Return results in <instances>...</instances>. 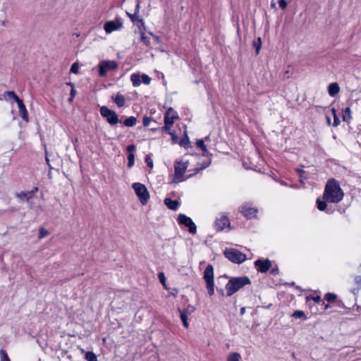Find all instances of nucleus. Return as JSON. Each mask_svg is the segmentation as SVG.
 Masks as SVG:
<instances>
[{"label": "nucleus", "instance_id": "f257e3e1", "mask_svg": "<svg viewBox=\"0 0 361 361\" xmlns=\"http://www.w3.org/2000/svg\"><path fill=\"white\" fill-rule=\"evenodd\" d=\"M344 197V192L339 182L335 178L329 179L325 185L322 198L329 203H339Z\"/></svg>", "mask_w": 361, "mask_h": 361}, {"label": "nucleus", "instance_id": "f03ea898", "mask_svg": "<svg viewBox=\"0 0 361 361\" xmlns=\"http://www.w3.org/2000/svg\"><path fill=\"white\" fill-rule=\"evenodd\" d=\"M209 164H210L209 161H207V162L203 164L202 165V166H200V168H196L195 169L194 173L190 174L187 177H185L184 174L185 173L187 168L188 167V164H189L188 161H176L175 165H174L175 172H174V175H173V182L176 183L183 182V181L185 180L186 179L192 177L193 175H195L200 171L207 167Z\"/></svg>", "mask_w": 361, "mask_h": 361}, {"label": "nucleus", "instance_id": "7ed1b4c3", "mask_svg": "<svg viewBox=\"0 0 361 361\" xmlns=\"http://www.w3.org/2000/svg\"><path fill=\"white\" fill-rule=\"evenodd\" d=\"M251 281L247 276L231 277L227 282V295H232L246 285H250Z\"/></svg>", "mask_w": 361, "mask_h": 361}, {"label": "nucleus", "instance_id": "20e7f679", "mask_svg": "<svg viewBox=\"0 0 361 361\" xmlns=\"http://www.w3.org/2000/svg\"><path fill=\"white\" fill-rule=\"evenodd\" d=\"M132 188L134 189L141 204L142 205L146 204L149 199V193L146 186L140 183H134L132 185Z\"/></svg>", "mask_w": 361, "mask_h": 361}, {"label": "nucleus", "instance_id": "39448f33", "mask_svg": "<svg viewBox=\"0 0 361 361\" xmlns=\"http://www.w3.org/2000/svg\"><path fill=\"white\" fill-rule=\"evenodd\" d=\"M203 278L207 283V288L208 293L210 296L214 293V269L210 264L207 265L204 271Z\"/></svg>", "mask_w": 361, "mask_h": 361}, {"label": "nucleus", "instance_id": "423d86ee", "mask_svg": "<svg viewBox=\"0 0 361 361\" xmlns=\"http://www.w3.org/2000/svg\"><path fill=\"white\" fill-rule=\"evenodd\" d=\"M100 114L103 118H106L108 123L111 126H114L121 122L117 114L106 106H103L100 108Z\"/></svg>", "mask_w": 361, "mask_h": 361}, {"label": "nucleus", "instance_id": "0eeeda50", "mask_svg": "<svg viewBox=\"0 0 361 361\" xmlns=\"http://www.w3.org/2000/svg\"><path fill=\"white\" fill-rule=\"evenodd\" d=\"M227 259L233 263L241 264L246 259V255L234 248H227Z\"/></svg>", "mask_w": 361, "mask_h": 361}, {"label": "nucleus", "instance_id": "6e6552de", "mask_svg": "<svg viewBox=\"0 0 361 361\" xmlns=\"http://www.w3.org/2000/svg\"><path fill=\"white\" fill-rule=\"evenodd\" d=\"M118 68V63L116 61H102L98 65L99 75L101 77L106 76L109 71H114Z\"/></svg>", "mask_w": 361, "mask_h": 361}, {"label": "nucleus", "instance_id": "1a4fd4ad", "mask_svg": "<svg viewBox=\"0 0 361 361\" xmlns=\"http://www.w3.org/2000/svg\"><path fill=\"white\" fill-rule=\"evenodd\" d=\"M179 225L188 228V231L192 234L197 232V226L190 217L187 216L184 214H179L177 218Z\"/></svg>", "mask_w": 361, "mask_h": 361}, {"label": "nucleus", "instance_id": "9d476101", "mask_svg": "<svg viewBox=\"0 0 361 361\" xmlns=\"http://www.w3.org/2000/svg\"><path fill=\"white\" fill-rule=\"evenodd\" d=\"M123 27V23L119 18L107 21L104 23V29L107 34H110L114 31L119 30Z\"/></svg>", "mask_w": 361, "mask_h": 361}, {"label": "nucleus", "instance_id": "9b49d317", "mask_svg": "<svg viewBox=\"0 0 361 361\" xmlns=\"http://www.w3.org/2000/svg\"><path fill=\"white\" fill-rule=\"evenodd\" d=\"M241 213L247 219L256 218L257 214V209L252 207L249 204H245L241 207Z\"/></svg>", "mask_w": 361, "mask_h": 361}, {"label": "nucleus", "instance_id": "f8f14e48", "mask_svg": "<svg viewBox=\"0 0 361 361\" xmlns=\"http://www.w3.org/2000/svg\"><path fill=\"white\" fill-rule=\"evenodd\" d=\"M254 264L257 267V271L261 273H267L271 267V262L269 259L264 260L258 259L255 261Z\"/></svg>", "mask_w": 361, "mask_h": 361}, {"label": "nucleus", "instance_id": "ddd939ff", "mask_svg": "<svg viewBox=\"0 0 361 361\" xmlns=\"http://www.w3.org/2000/svg\"><path fill=\"white\" fill-rule=\"evenodd\" d=\"M178 118V113L173 108L170 107L164 115V123H166V124H173Z\"/></svg>", "mask_w": 361, "mask_h": 361}, {"label": "nucleus", "instance_id": "4468645a", "mask_svg": "<svg viewBox=\"0 0 361 361\" xmlns=\"http://www.w3.org/2000/svg\"><path fill=\"white\" fill-rule=\"evenodd\" d=\"M226 226V214L221 213L214 223V227L218 232L221 231Z\"/></svg>", "mask_w": 361, "mask_h": 361}, {"label": "nucleus", "instance_id": "2eb2a0df", "mask_svg": "<svg viewBox=\"0 0 361 361\" xmlns=\"http://www.w3.org/2000/svg\"><path fill=\"white\" fill-rule=\"evenodd\" d=\"M128 16L130 18V20L134 25H136L139 29L140 30L141 27L145 26V22L143 19L140 18L139 13H130L127 12Z\"/></svg>", "mask_w": 361, "mask_h": 361}, {"label": "nucleus", "instance_id": "dca6fc26", "mask_svg": "<svg viewBox=\"0 0 361 361\" xmlns=\"http://www.w3.org/2000/svg\"><path fill=\"white\" fill-rule=\"evenodd\" d=\"M16 103L18 106L19 114H20V117L22 118V119L23 121L27 122L29 121L28 113H27V111L26 109V107H25L23 100L20 99V100L17 101Z\"/></svg>", "mask_w": 361, "mask_h": 361}, {"label": "nucleus", "instance_id": "f3484780", "mask_svg": "<svg viewBox=\"0 0 361 361\" xmlns=\"http://www.w3.org/2000/svg\"><path fill=\"white\" fill-rule=\"evenodd\" d=\"M14 100L16 102L20 100V99L18 97V95L13 91H6L4 92L1 95H0V100Z\"/></svg>", "mask_w": 361, "mask_h": 361}, {"label": "nucleus", "instance_id": "a211bd4d", "mask_svg": "<svg viewBox=\"0 0 361 361\" xmlns=\"http://www.w3.org/2000/svg\"><path fill=\"white\" fill-rule=\"evenodd\" d=\"M164 204L169 209L173 211L177 210L179 207L178 201L176 200H172L169 197H167L164 200Z\"/></svg>", "mask_w": 361, "mask_h": 361}, {"label": "nucleus", "instance_id": "6ab92c4d", "mask_svg": "<svg viewBox=\"0 0 361 361\" xmlns=\"http://www.w3.org/2000/svg\"><path fill=\"white\" fill-rule=\"evenodd\" d=\"M340 91L339 85L337 82H332L328 87V92L331 97H334L338 94Z\"/></svg>", "mask_w": 361, "mask_h": 361}, {"label": "nucleus", "instance_id": "aec40b11", "mask_svg": "<svg viewBox=\"0 0 361 361\" xmlns=\"http://www.w3.org/2000/svg\"><path fill=\"white\" fill-rule=\"evenodd\" d=\"M342 119L346 123H350L353 119L350 106H347L342 110Z\"/></svg>", "mask_w": 361, "mask_h": 361}, {"label": "nucleus", "instance_id": "412c9836", "mask_svg": "<svg viewBox=\"0 0 361 361\" xmlns=\"http://www.w3.org/2000/svg\"><path fill=\"white\" fill-rule=\"evenodd\" d=\"M112 99L118 107H123L126 104L125 97L119 92L115 97H113Z\"/></svg>", "mask_w": 361, "mask_h": 361}, {"label": "nucleus", "instance_id": "4be33fe9", "mask_svg": "<svg viewBox=\"0 0 361 361\" xmlns=\"http://www.w3.org/2000/svg\"><path fill=\"white\" fill-rule=\"evenodd\" d=\"M137 123V118L135 116H130L123 121L124 126L127 127H133Z\"/></svg>", "mask_w": 361, "mask_h": 361}, {"label": "nucleus", "instance_id": "5701e85b", "mask_svg": "<svg viewBox=\"0 0 361 361\" xmlns=\"http://www.w3.org/2000/svg\"><path fill=\"white\" fill-rule=\"evenodd\" d=\"M326 202L324 200H322L320 198H317L316 201L317 209L321 212L326 211L327 207Z\"/></svg>", "mask_w": 361, "mask_h": 361}, {"label": "nucleus", "instance_id": "b1692460", "mask_svg": "<svg viewBox=\"0 0 361 361\" xmlns=\"http://www.w3.org/2000/svg\"><path fill=\"white\" fill-rule=\"evenodd\" d=\"M30 194H28V191H22L20 192L16 193V197H18L21 200H26L27 203H30L31 197H29Z\"/></svg>", "mask_w": 361, "mask_h": 361}, {"label": "nucleus", "instance_id": "393cba45", "mask_svg": "<svg viewBox=\"0 0 361 361\" xmlns=\"http://www.w3.org/2000/svg\"><path fill=\"white\" fill-rule=\"evenodd\" d=\"M130 80L134 87H138L141 84L140 76L138 74H132L130 75Z\"/></svg>", "mask_w": 361, "mask_h": 361}, {"label": "nucleus", "instance_id": "a878e982", "mask_svg": "<svg viewBox=\"0 0 361 361\" xmlns=\"http://www.w3.org/2000/svg\"><path fill=\"white\" fill-rule=\"evenodd\" d=\"M196 145L197 147L202 151L204 155L207 154L208 151L207 149V146L204 144V140L203 139L198 140L196 142Z\"/></svg>", "mask_w": 361, "mask_h": 361}, {"label": "nucleus", "instance_id": "bb28decb", "mask_svg": "<svg viewBox=\"0 0 361 361\" xmlns=\"http://www.w3.org/2000/svg\"><path fill=\"white\" fill-rule=\"evenodd\" d=\"M140 41L147 47L151 44L149 37L145 35L144 32L140 29Z\"/></svg>", "mask_w": 361, "mask_h": 361}, {"label": "nucleus", "instance_id": "cd10ccee", "mask_svg": "<svg viewBox=\"0 0 361 361\" xmlns=\"http://www.w3.org/2000/svg\"><path fill=\"white\" fill-rule=\"evenodd\" d=\"M311 300L314 301L317 304H321L322 305H324V300H322L321 297L319 296V295H316V296L307 295L306 297V300L307 301H309V300Z\"/></svg>", "mask_w": 361, "mask_h": 361}, {"label": "nucleus", "instance_id": "c85d7f7f", "mask_svg": "<svg viewBox=\"0 0 361 361\" xmlns=\"http://www.w3.org/2000/svg\"><path fill=\"white\" fill-rule=\"evenodd\" d=\"M179 144L180 146L184 147L185 148L189 147L190 142L187 133H185Z\"/></svg>", "mask_w": 361, "mask_h": 361}, {"label": "nucleus", "instance_id": "c756f323", "mask_svg": "<svg viewBox=\"0 0 361 361\" xmlns=\"http://www.w3.org/2000/svg\"><path fill=\"white\" fill-rule=\"evenodd\" d=\"M241 355L238 353H232L227 357V361H240Z\"/></svg>", "mask_w": 361, "mask_h": 361}, {"label": "nucleus", "instance_id": "7c9ffc66", "mask_svg": "<svg viewBox=\"0 0 361 361\" xmlns=\"http://www.w3.org/2000/svg\"><path fill=\"white\" fill-rule=\"evenodd\" d=\"M179 312H180V319L183 323V325L185 327L188 328V314H187V312L184 310H179Z\"/></svg>", "mask_w": 361, "mask_h": 361}, {"label": "nucleus", "instance_id": "2f4dec72", "mask_svg": "<svg viewBox=\"0 0 361 361\" xmlns=\"http://www.w3.org/2000/svg\"><path fill=\"white\" fill-rule=\"evenodd\" d=\"M247 164V161L243 164L244 166L247 169H252L255 170L256 171H259V172L262 171V159H260V162H257V164L256 165H254V166H248Z\"/></svg>", "mask_w": 361, "mask_h": 361}, {"label": "nucleus", "instance_id": "473e14b6", "mask_svg": "<svg viewBox=\"0 0 361 361\" xmlns=\"http://www.w3.org/2000/svg\"><path fill=\"white\" fill-rule=\"evenodd\" d=\"M337 298V295L332 293H327L324 295V300L328 302L331 303L334 302Z\"/></svg>", "mask_w": 361, "mask_h": 361}, {"label": "nucleus", "instance_id": "72a5a7b5", "mask_svg": "<svg viewBox=\"0 0 361 361\" xmlns=\"http://www.w3.org/2000/svg\"><path fill=\"white\" fill-rule=\"evenodd\" d=\"M292 317H293L295 318H301L303 320H306L307 319V317H306L305 312L303 311H302V310H295V311H294V312L292 314Z\"/></svg>", "mask_w": 361, "mask_h": 361}, {"label": "nucleus", "instance_id": "f704fd0d", "mask_svg": "<svg viewBox=\"0 0 361 361\" xmlns=\"http://www.w3.org/2000/svg\"><path fill=\"white\" fill-rule=\"evenodd\" d=\"M253 47L256 49V54H258L262 47V39L260 37H258L256 40H254Z\"/></svg>", "mask_w": 361, "mask_h": 361}, {"label": "nucleus", "instance_id": "c9c22d12", "mask_svg": "<svg viewBox=\"0 0 361 361\" xmlns=\"http://www.w3.org/2000/svg\"><path fill=\"white\" fill-rule=\"evenodd\" d=\"M85 359L87 361H97V357L96 355L92 351H88L86 353Z\"/></svg>", "mask_w": 361, "mask_h": 361}, {"label": "nucleus", "instance_id": "e433bc0d", "mask_svg": "<svg viewBox=\"0 0 361 361\" xmlns=\"http://www.w3.org/2000/svg\"><path fill=\"white\" fill-rule=\"evenodd\" d=\"M135 164V155L133 153L128 155V167L131 168Z\"/></svg>", "mask_w": 361, "mask_h": 361}, {"label": "nucleus", "instance_id": "4c0bfd02", "mask_svg": "<svg viewBox=\"0 0 361 361\" xmlns=\"http://www.w3.org/2000/svg\"><path fill=\"white\" fill-rule=\"evenodd\" d=\"M158 279L160 281V283L162 284L164 288H167L166 284V277L163 272H160L158 274Z\"/></svg>", "mask_w": 361, "mask_h": 361}, {"label": "nucleus", "instance_id": "58836bf2", "mask_svg": "<svg viewBox=\"0 0 361 361\" xmlns=\"http://www.w3.org/2000/svg\"><path fill=\"white\" fill-rule=\"evenodd\" d=\"M0 358L1 361H10L6 351L4 349L0 350Z\"/></svg>", "mask_w": 361, "mask_h": 361}, {"label": "nucleus", "instance_id": "ea45409f", "mask_svg": "<svg viewBox=\"0 0 361 361\" xmlns=\"http://www.w3.org/2000/svg\"><path fill=\"white\" fill-rule=\"evenodd\" d=\"M140 78H142L141 82L148 85L151 82V78L146 74H142Z\"/></svg>", "mask_w": 361, "mask_h": 361}, {"label": "nucleus", "instance_id": "a19ab883", "mask_svg": "<svg viewBox=\"0 0 361 361\" xmlns=\"http://www.w3.org/2000/svg\"><path fill=\"white\" fill-rule=\"evenodd\" d=\"M49 235V231L44 228L39 229V238L42 239Z\"/></svg>", "mask_w": 361, "mask_h": 361}, {"label": "nucleus", "instance_id": "79ce46f5", "mask_svg": "<svg viewBox=\"0 0 361 361\" xmlns=\"http://www.w3.org/2000/svg\"><path fill=\"white\" fill-rule=\"evenodd\" d=\"M173 126V124H166V123H164V126H163L162 129L163 130L168 132V133L171 135H173V133L171 132V127Z\"/></svg>", "mask_w": 361, "mask_h": 361}, {"label": "nucleus", "instance_id": "37998d69", "mask_svg": "<svg viewBox=\"0 0 361 361\" xmlns=\"http://www.w3.org/2000/svg\"><path fill=\"white\" fill-rule=\"evenodd\" d=\"M78 69H79L78 64L77 63H74L72 64L70 71L72 73H78Z\"/></svg>", "mask_w": 361, "mask_h": 361}, {"label": "nucleus", "instance_id": "c03bdc74", "mask_svg": "<svg viewBox=\"0 0 361 361\" xmlns=\"http://www.w3.org/2000/svg\"><path fill=\"white\" fill-rule=\"evenodd\" d=\"M152 118L150 117L145 116L143 118V126L147 127L149 126Z\"/></svg>", "mask_w": 361, "mask_h": 361}, {"label": "nucleus", "instance_id": "a18cd8bd", "mask_svg": "<svg viewBox=\"0 0 361 361\" xmlns=\"http://www.w3.org/2000/svg\"><path fill=\"white\" fill-rule=\"evenodd\" d=\"M279 6L281 9L285 10L287 8V3L285 0H279Z\"/></svg>", "mask_w": 361, "mask_h": 361}, {"label": "nucleus", "instance_id": "49530a36", "mask_svg": "<svg viewBox=\"0 0 361 361\" xmlns=\"http://www.w3.org/2000/svg\"><path fill=\"white\" fill-rule=\"evenodd\" d=\"M341 123V121L339 119V118L338 117L337 115H335V116H334V123H333V126L334 127H336L338 126Z\"/></svg>", "mask_w": 361, "mask_h": 361}, {"label": "nucleus", "instance_id": "de8ad7c7", "mask_svg": "<svg viewBox=\"0 0 361 361\" xmlns=\"http://www.w3.org/2000/svg\"><path fill=\"white\" fill-rule=\"evenodd\" d=\"M136 147L134 145H130L127 147V151L128 154L133 153Z\"/></svg>", "mask_w": 361, "mask_h": 361}, {"label": "nucleus", "instance_id": "09e8293b", "mask_svg": "<svg viewBox=\"0 0 361 361\" xmlns=\"http://www.w3.org/2000/svg\"><path fill=\"white\" fill-rule=\"evenodd\" d=\"M145 162H146L147 166H149L150 168H152L153 166L152 160L148 156H147L145 157Z\"/></svg>", "mask_w": 361, "mask_h": 361}, {"label": "nucleus", "instance_id": "8fccbe9b", "mask_svg": "<svg viewBox=\"0 0 361 361\" xmlns=\"http://www.w3.org/2000/svg\"><path fill=\"white\" fill-rule=\"evenodd\" d=\"M38 190L39 188L37 187H35L32 190L28 191V194H30L29 197L32 199L34 195L38 191Z\"/></svg>", "mask_w": 361, "mask_h": 361}, {"label": "nucleus", "instance_id": "3c124183", "mask_svg": "<svg viewBox=\"0 0 361 361\" xmlns=\"http://www.w3.org/2000/svg\"><path fill=\"white\" fill-rule=\"evenodd\" d=\"M300 177L307 178V176H306V172L302 169H298L297 170Z\"/></svg>", "mask_w": 361, "mask_h": 361}, {"label": "nucleus", "instance_id": "603ef678", "mask_svg": "<svg viewBox=\"0 0 361 361\" xmlns=\"http://www.w3.org/2000/svg\"><path fill=\"white\" fill-rule=\"evenodd\" d=\"M76 91L75 90V87H73L71 90V97L69 99L70 101H72L74 97L75 96Z\"/></svg>", "mask_w": 361, "mask_h": 361}, {"label": "nucleus", "instance_id": "864d4df0", "mask_svg": "<svg viewBox=\"0 0 361 361\" xmlns=\"http://www.w3.org/2000/svg\"><path fill=\"white\" fill-rule=\"evenodd\" d=\"M140 8V5L139 4V2H136L135 13H139Z\"/></svg>", "mask_w": 361, "mask_h": 361}, {"label": "nucleus", "instance_id": "5fc2aeb1", "mask_svg": "<svg viewBox=\"0 0 361 361\" xmlns=\"http://www.w3.org/2000/svg\"><path fill=\"white\" fill-rule=\"evenodd\" d=\"M149 34H150V35H151V36H152V37H153V38H154V39L157 42H159L160 41V38H159V37H158V36H157V35H154V34H153V33H152V32H150Z\"/></svg>", "mask_w": 361, "mask_h": 361}, {"label": "nucleus", "instance_id": "6e6d98bb", "mask_svg": "<svg viewBox=\"0 0 361 361\" xmlns=\"http://www.w3.org/2000/svg\"><path fill=\"white\" fill-rule=\"evenodd\" d=\"M279 271L278 270V268H276V269H272L270 271V273L273 275H275L276 274H277Z\"/></svg>", "mask_w": 361, "mask_h": 361}, {"label": "nucleus", "instance_id": "4d7b16f0", "mask_svg": "<svg viewBox=\"0 0 361 361\" xmlns=\"http://www.w3.org/2000/svg\"><path fill=\"white\" fill-rule=\"evenodd\" d=\"M331 112H332V114H333L334 116H335V115H337L336 114V110L335 108H332L331 109Z\"/></svg>", "mask_w": 361, "mask_h": 361}, {"label": "nucleus", "instance_id": "13d9d810", "mask_svg": "<svg viewBox=\"0 0 361 361\" xmlns=\"http://www.w3.org/2000/svg\"><path fill=\"white\" fill-rule=\"evenodd\" d=\"M66 85L71 86V88H73V87H75L74 84L71 82H67Z\"/></svg>", "mask_w": 361, "mask_h": 361}, {"label": "nucleus", "instance_id": "bf43d9fd", "mask_svg": "<svg viewBox=\"0 0 361 361\" xmlns=\"http://www.w3.org/2000/svg\"><path fill=\"white\" fill-rule=\"evenodd\" d=\"M323 305L324 306V310H327L328 308L330 307V305L329 304H325L324 303V305Z\"/></svg>", "mask_w": 361, "mask_h": 361}, {"label": "nucleus", "instance_id": "052dcab7", "mask_svg": "<svg viewBox=\"0 0 361 361\" xmlns=\"http://www.w3.org/2000/svg\"><path fill=\"white\" fill-rule=\"evenodd\" d=\"M45 159H46V162H47V164L50 166V164H49V159L48 158V157H47V156H46Z\"/></svg>", "mask_w": 361, "mask_h": 361}, {"label": "nucleus", "instance_id": "680f3d73", "mask_svg": "<svg viewBox=\"0 0 361 361\" xmlns=\"http://www.w3.org/2000/svg\"><path fill=\"white\" fill-rule=\"evenodd\" d=\"M226 226H227V228H230V227H231L230 222L228 221V219H227V224H226Z\"/></svg>", "mask_w": 361, "mask_h": 361}, {"label": "nucleus", "instance_id": "e2e57ef3", "mask_svg": "<svg viewBox=\"0 0 361 361\" xmlns=\"http://www.w3.org/2000/svg\"><path fill=\"white\" fill-rule=\"evenodd\" d=\"M326 121H327L328 124L331 123V119L329 117H326Z\"/></svg>", "mask_w": 361, "mask_h": 361}, {"label": "nucleus", "instance_id": "0e129e2a", "mask_svg": "<svg viewBox=\"0 0 361 361\" xmlns=\"http://www.w3.org/2000/svg\"><path fill=\"white\" fill-rule=\"evenodd\" d=\"M244 311H245V308L244 307L241 308V310H240L241 314H243Z\"/></svg>", "mask_w": 361, "mask_h": 361}, {"label": "nucleus", "instance_id": "69168bd1", "mask_svg": "<svg viewBox=\"0 0 361 361\" xmlns=\"http://www.w3.org/2000/svg\"><path fill=\"white\" fill-rule=\"evenodd\" d=\"M171 137H172L173 140H174L176 137L174 133H173V135H171Z\"/></svg>", "mask_w": 361, "mask_h": 361}, {"label": "nucleus", "instance_id": "338daca9", "mask_svg": "<svg viewBox=\"0 0 361 361\" xmlns=\"http://www.w3.org/2000/svg\"><path fill=\"white\" fill-rule=\"evenodd\" d=\"M339 302H340V303H341L342 307H343V306H344V305H343V303L342 302V301H341V300H339Z\"/></svg>", "mask_w": 361, "mask_h": 361}, {"label": "nucleus", "instance_id": "774afa93", "mask_svg": "<svg viewBox=\"0 0 361 361\" xmlns=\"http://www.w3.org/2000/svg\"><path fill=\"white\" fill-rule=\"evenodd\" d=\"M223 254L226 256V250H223Z\"/></svg>", "mask_w": 361, "mask_h": 361}]
</instances>
